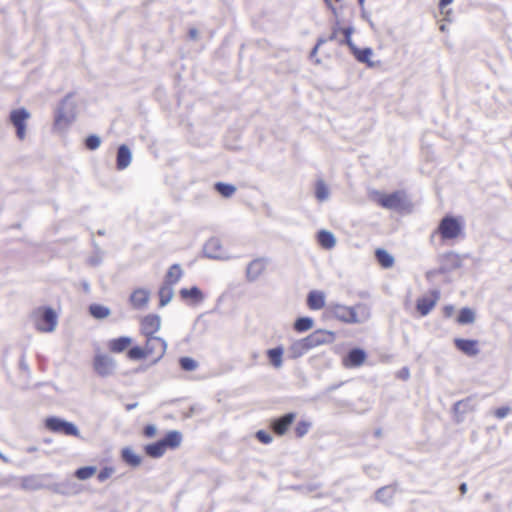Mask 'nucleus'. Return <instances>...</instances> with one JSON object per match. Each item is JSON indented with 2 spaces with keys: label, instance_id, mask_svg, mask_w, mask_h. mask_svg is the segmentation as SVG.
<instances>
[{
  "label": "nucleus",
  "instance_id": "69168bd1",
  "mask_svg": "<svg viewBox=\"0 0 512 512\" xmlns=\"http://www.w3.org/2000/svg\"><path fill=\"white\" fill-rule=\"evenodd\" d=\"M325 1L331 7L333 14L336 15V9L330 5V1L329 0H325Z\"/></svg>",
  "mask_w": 512,
  "mask_h": 512
},
{
  "label": "nucleus",
  "instance_id": "f3484780",
  "mask_svg": "<svg viewBox=\"0 0 512 512\" xmlns=\"http://www.w3.org/2000/svg\"><path fill=\"white\" fill-rule=\"evenodd\" d=\"M366 359V353L360 348L352 349L347 357L344 359V365L346 367H359Z\"/></svg>",
  "mask_w": 512,
  "mask_h": 512
},
{
  "label": "nucleus",
  "instance_id": "e2e57ef3",
  "mask_svg": "<svg viewBox=\"0 0 512 512\" xmlns=\"http://www.w3.org/2000/svg\"><path fill=\"white\" fill-rule=\"evenodd\" d=\"M135 407H137V403H132V404H128V405L126 406V409H127V410H132V409H134Z\"/></svg>",
  "mask_w": 512,
  "mask_h": 512
},
{
  "label": "nucleus",
  "instance_id": "f257e3e1",
  "mask_svg": "<svg viewBox=\"0 0 512 512\" xmlns=\"http://www.w3.org/2000/svg\"><path fill=\"white\" fill-rule=\"evenodd\" d=\"M327 309L334 318L346 324H361L371 316L370 308L364 303H357L354 306L330 303Z\"/></svg>",
  "mask_w": 512,
  "mask_h": 512
},
{
  "label": "nucleus",
  "instance_id": "f03ea898",
  "mask_svg": "<svg viewBox=\"0 0 512 512\" xmlns=\"http://www.w3.org/2000/svg\"><path fill=\"white\" fill-rule=\"evenodd\" d=\"M35 328L42 333L55 331L58 324V315L51 307H39L33 312Z\"/></svg>",
  "mask_w": 512,
  "mask_h": 512
},
{
  "label": "nucleus",
  "instance_id": "13d9d810",
  "mask_svg": "<svg viewBox=\"0 0 512 512\" xmlns=\"http://www.w3.org/2000/svg\"><path fill=\"white\" fill-rule=\"evenodd\" d=\"M189 36H190L191 39H194V40L197 39V37H198V30L195 29V28L190 29L189 30Z\"/></svg>",
  "mask_w": 512,
  "mask_h": 512
},
{
  "label": "nucleus",
  "instance_id": "49530a36",
  "mask_svg": "<svg viewBox=\"0 0 512 512\" xmlns=\"http://www.w3.org/2000/svg\"><path fill=\"white\" fill-rule=\"evenodd\" d=\"M115 472L113 467H104L97 475L99 482H104L110 478Z\"/></svg>",
  "mask_w": 512,
  "mask_h": 512
},
{
  "label": "nucleus",
  "instance_id": "e433bc0d",
  "mask_svg": "<svg viewBox=\"0 0 512 512\" xmlns=\"http://www.w3.org/2000/svg\"><path fill=\"white\" fill-rule=\"evenodd\" d=\"M315 196L318 201L323 202L328 200L330 196V191L328 186L325 184L323 180H318L316 183Z\"/></svg>",
  "mask_w": 512,
  "mask_h": 512
},
{
  "label": "nucleus",
  "instance_id": "8fccbe9b",
  "mask_svg": "<svg viewBox=\"0 0 512 512\" xmlns=\"http://www.w3.org/2000/svg\"><path fill=\"white\" fill-rule=\"evenodd\" d=\"M342 29H343V28H341V27H340V23H339V21H337V22L335 23V25L333 26V28H332V33H331V35L329 36L328 40H329V41H334V40H335V41H338V40H340V38L338 37V35H339V33H342Z\"/></svg>",
  "mask_w": 512,
  "mask_h": 512
},
{
  "label": "nucleus",
  "instance_id": "5fc2aeb1",
  "mask_svg": "<svg viewBox=\"0 0 512 512\" xmlns=\"http://www.w3.org/2000/svg\"><path fill=\"white\" fill-rule=\"evenodd\" d=\"M398 377L403 379V380H407L409 377H410V372H409V369L404 367L402 368L400 371H399V374H398Z\"/></svg>",
  "mask_w": 512,
  "mask_h": 512
},
{
  "label": "nucleus",
  "instance_id": "1a4fd4ad",
  "mask_svg": "<svg viewBox=\"0 0 512 512\" xmlns=\"http://www.w3.org/2000/svg\"><path fill=\"white\" fill-rule=\"evenodd\" d=\"M145 350L147 356H155V359L153 360V364H155L165 355L167 350V342L158 336L146 337Z\"/></svg>",
  "mask_w": 512,
  "mask_h": 512
},
{
  "label": "nucleus",
  "instance_id": "6e6552de",
  "mask_svg": "<svg viewBox=\"0 0 512 512\" xmlns=\"http://www.w3.org/2000/svg\"><path fill=\"white\" fill-rule=\"evenodd\" d=\"M93 367L98 375L108 377L114 374L117 363L111 356L97 353L94 357Z\"/></svg>",
  "mask_w": 512,
  "mask_h": 512
},
{
  "label": "nucleus",
  "instance_id": "393cba45",
  "mask_svg": "<svg viewBox=\"0 0 512 512\" xmlns=\"http://www.w3.org/2000/svg\"><path fill=\"white\" fill-rule=\"evenodd\" d=\"M395 493L392 486H384L375 493V499L383 504H390Z\"/></svg>",
  "mask_w": 512,
  "mask_h": 512
},
{
  "label": "nucleus",
  "instance_id": "aec40b11",
  "mask_svg": "<svg viewBox=\"0 0 512 512\" xmlns=\"http://www.w3.org/2000/svg\"><path fill=\"white\" fill-rule=\"evenodd\" d=\"M132 344V338L122 336L119 338L111 339L108 342V348L111 352L121 353L125 351Z\"/></svg>",
  "mask_w": 512,
  "mask_h": 512
},
{
  "label": "nucleus",
  "instance_id": "4468645a",
  "mask_svg": "<svg viewBox=\"0 0 512 512\" xmlns=\"http://www.w3.org/2000/svg\"><path fill=\"white\" fill-rule=\"evenodd\" d=\"M150 299V292L144 288H138L130 296V303L134 309L146 308Z\"/></svg>",
  "mask_w": 512,
  "mask_h": 512
},
{
  "label": "nucleus",
  "instance_id": "774afa93",
  "mask_svg": "<svg viewBox=\"0 0 512 512\" xmlns=\"http://www.w3.org/2000/svg\"><path fill=\"white\" fill-rule=\"evenodd\" d=\"M20 365L22 368L27 369V365L25 364V362L23 360L21 361Z\"/></svg>",
  "mask_w": 512,
  "mask_h": 512
},
{
  "label": "nucleus",
  "instance_id": "f8f14e48",
  "mask_svg": "<svg viewBox=\"0 0 512 512\" xmlns=\"http://www.w3.org/2000/svg\"><path fill=\"white\" fill-rule=\"evenodd\" d=\"M161 328V318L156 314H149L142 318L140 323L141 333L145 337L155 336Z\"/></svg>",
  "mask_w": 512,
  "mask_h": 512
},
{
  "label": "nucleus",
  "instance_id": "0eeeda50",
  "mask_svg": "<svg viewBox=\"0 0 512 512\" xmlns=\"http://www.w3.org/2000/svg\"><path fill=\"white\" fill-rule=\"evenodd\" d=\"M47 429L54 433H62L65 435L80 437L79 429L72 422H68L58 417H49L45 420Z\"/></svg>",
  "mask_w": 512,
  "mask_h": 512
},
{
  "label": "nucleus",
  "instance_id": "680f3d73",
  "mask_svg": "<svg viewBox=\"0 0 512 512\" xmlns=\"http://www.w3.org/2000/svg\"><path fill=\"white\" fill-rule=\"evenodd\" d=\"M317 51H318V45H316V46L312 49V51H311V53H310V57H314V56L317 54Z\"/></svg>",
  "mask_w": 512,
  "mask_h": 512
},
{
  "label": "nucleus",
  "instance_id": "a211bd4d",
  "mask_svg": "<svg viewBox=\"0 0 512 512\" xmlns=\"http://www.w3.org/2000/svg\"><path fill=\"white\" fill-rule=\"evenodd\" d=\"M295 419L294 413H288L272 422V428L278 435H283Z\"/></svg>",
  "mask_w": 512,
  "mask_h": 512
},
{
  "label": "nucleus",
  "instance_id": "c756f323",
  "mask_svg": "<svg viewBox=\"0 0 512 512\" xmlns=\"http://www.w3.org/2000/svg\"><path fill=\"white\" fill-rule=\"evenodd\" d=\"M21 487L24 490L36 491L43 487V483L37 476H27L21 480Z\"/></svg>",
  "mask_w": 512,
  "mask_h": 512
},
{
  "label": "nucleus",
  "instance_id": "0e129e2a",
  "mask_svg": "<svg viewBox=\"0 0 512 512\" xmlns=\"http://www.w3.org/2000/svg\"><path fill=\"white\" fill-rule=\"evenodd\" d=\"M325 42H326V40H325V39L320 38V39H318V41H317V44H316V45H318V48H319V47H320L322 44H324Z\"/></svg>",
  "mask_w": 512,
  "mask_h": 512
},
{
  "label": "nucleus",
  "instance_id": "a19ab883",
  "mask_svg": "<svg viewBox=\"0 0 512 512\" xmlns=\"http://www.w3.org/2000/svg\"><path fill=\"white\" fill-rule=\"evenodd\" d=\"M354 33V28L353 27H346V28H343L342 29V34H343V38H341L340 40H338V43L340 45H347L350 49V51L352 50V47H356V45L354 44V42L352 41V34Z\"/></svg>",
  "mask_w": 512,
  "mask_h": 512
},
{
  "label": "nucleus",
  "instance_id": "ddd939ff",
  "mask_svg": "<svg viewBox=\"0 0 512 512\" xmlns=\"http://www.w3.org/2000/svg\"><path fill=\"white\" fill-rule=\"evenodd\" d=\"M439 293L432 291L430 295L423 296L417 300L416 308L421 316L428 315L437 304Z\"/></svg>",
  "mask_w": 512,
  "mask_h": 512
},
{
  "label": "nucleus",
  "instance_id": "3c124183",
  "mask_svg": "<svg viewBox=\"0 0 512 512\" xmlns=\"http://www.w3.org/2000/svg\"><path fill=\"white\" fill-rule=\"evenodd\" d=\"M510 410L511 409L507 406L500 407L495 410L494 415L499 419H503L509 414Z\"/></svg>",
  "mask_w": 512,
  "mask_h": 512
},
{
  "label": "nucleus",
  "instance_id": "09e8293b",
  "mask_svg": "<svg viewBox=\"0 0 512 512\" xmlns=\"http://www.w3.org/2000/svg\"><path fill=\"white\" fill-rule=\"evenodd\" d=\"M256 437H257V439H258L260 442H262V443H264V444H269V443H271V442H272V440H273V437L271 436V434H269V433H267V432H265V431H263V430L258 431V432L256 433Z\"/></svg>",
  "mask_w": 512,
  "mask_h": 512
},
{
  "label": "nucleus",
  "instance_id": "4c0bfd02",
  "mask_svg": "<svg viewBox=\"0 0 512 512\" xmlns=\"http://www.w3.org/2000/svg\"><path fill=\"white\" fill-rule=\"evenodd\" d=\"M214 187L215 190L225 198L231 197L236 192V187L232 184L217 182Z\"/></svg>",
  "mask_w": 512,
  "mask_h": 512
},
{
  "label": "nucleus",
  "instance_id": "9b49d317",
  "mask_svg": "<svg viewBox=\"0 0 512 512\" xmlns=\"http://www.w3.org/2000/svg\"><path fill=\"white\" fill-rule=\"evenodd\" d=\"M268 265V259L264 257L252 260L246 267V280L248 282H255L265 272Z\"/></svg>",
  "mask_w": 512,
  "mask_h": 512
},
{
  "label": "nucleus",
  "instance_id": "864d4df0",
  "mask_svg": "<svg viewBox=\"0 0 512 512\" xmlns=\"http://www.w3.org/2000/svg\"><path fill=\"white\" fill-rule=\"evenodd\" d=\"M467 404H468V400L458 401L454 405V410L455 411H464V408L467 406Z\"/></svg>",
  "mask_w": 512,
  "mask_h": 512
},
{
  "label": "nucleus",
  "instance_id": "423d86ee",
  "mask_svg": "<svg viewBox=\"0 0 512 512\" xmlns=\"http://www.w3.org/2000/svg\"><path fill=\"white\" fill-rule=\"evenodd\" d=\"M31 118L30 112L26 108L14 109L10 112L9 121L16 129V136L19 140H24L27 134V121Z\"/></svg>",
  "mask_w": 512,
  "mask_h": 512
},
{
  "label": "nucleus",
  "instance_id": "58836bf2",
  "mask_svg": "<svg viewBox=\"0 0 512 512\" xmlns=\"http://www.w3.org/2000/svg\"><path fill=\"white\" fill-rule=\"evenodd\" d=\"M97 472L95 466H85L75 471V477L79 480H87L91 478Z\"/></svg>",
  "mask_w": 512,
  "mask_h": 512
},
{
  "label": "nucleus",
  "instance_id": "7ed1b4c3",
  "mask_svg": "<svg viewBox=\"0 0 512 512\" xmlns=\"http://www.w3.org/2000/svg\"><path fill=\"white\" fill-rule=\"evenodd\" d=\"M462 221L453 216H445L439 223L437 232L444 241L455 240L463 236Z\"/></svg>",
  "mask_w": 512,
  "mask_h": 512
},
{
  "label": "nucleus",
  "instance_id": "9d476101",
  "mask_svg": "<svg viewBox=\"0 0 512 512\" xmlns=\"http://www.w3.org/2000/svg\"><path fill=\"white\" fill-rule=\"evenodd\" d=\"M204 255L210 259L216 260H228L230 256L226 253L222 247V243L219 238H210L203 247Z\"/></svg>",
  "mask_w": 512,
  "mask_h": 512
},
{
  "label": "nucleus",
  "instance_id": "37998d69",
  "mask_svg": "<svg viewBox=\"0 0 512 512\" xmlns=\"http://www.w3.org/2000/svg\"><path fill=\"white\" fill-rule=\"evenodd\" d=\"M128 357L131 360H140V359L147 357L145 347L141 348V347L135 346V347L131 348L128 351Z\"/></svg>",
  "mask_w": 512,
  "mask_h": 512
},
{
  "label": "nucleus",
  "instance_id": "72a5a7b5",
  "mask_svg": "<svg viewBox=\"0 0 512 512\" xmlns=\"http://www.w3.org/2000/svg\"><path fill=\"white\" fill-rule=\"evenodd\" d=\"M314 337L317 340V346L331 343L334 341L335 334L327 330H317L313 332Z\"/></svg>",
  "mask_w": 512,
  "mask_h": 512
},
{
  "label": "nucleus",
  "instance_id": "6e6d98bb",
  "mask_svg": "<svg viewBox=\"0 0 512 512\" xmlns=\"http://www.w3.org/2000/svg\"><path fill=\"white\" fill-rule=\"evenodd\" d=\"M101 256H94L89 259V263L93 266H96L101 263Z\"/></svg>",
  "mask_w": 512,
  "mask_h": 512
},
{
  "label": "nucleus",
  "instance_id": "338daca9",
  "mask_svg": "<svg viewBox=\"0 0 512 512\" xmlns=\"http://www.w3.org/2000/svg\"><path fill=\"white\" fill-rule=\"evenodd\" d=\"M36 450H37V448H36V447H29V448L27 449V451H28V452H35Z\"/></svg>",
  "mask_w": 512,
  "mask_h": 512
},
{
  "label": "nucleus",
  "instance_id": "cd10ccee",
  "mask_svg": "<svg viewBox=\"0 0 512 512\" xmlns=\"http://www.w3.org/2000/svg\"><path fill=\"white\" fill-rule=\"evenodd\" d=\"M308 352L302 339L295 340L288 348L289 357L296 359Z\"/></svg>",
  "mask_w": 512,
  "mask_h": 512
},
{
  "label": "nucleus",
  "instance_id": "2f4dec72",
  "mask_svg": "<svg viewBox=\"0 0 512 512\" xmlns=\"http://www.w3.org/2000/svg\"><path fill=\"white\" fill-rule=\"evenodd\" d=\"M375 256L379 264L384 268H390L394 264V257L385 249H377L375 251Z\"/></svg>",
  "mask_w": 512,
  "mask_h": 512
},
{
  "label": "nucleus",
  "instance_id": "412c9836",
  "mask_svg": "<svg viewBox=\"0 0 512 512\" xmlns=\"http://www.w3.org/2000/svg\"><path fill=\"white\" fill-rule=\"evenodd\" d=\"M179 294L182 299L184 300H192L194 303H200L204 300V294L202 291L196 287L193 286L191 288H182L179 291Z\"/></svg>",
  "mask_w": 512,
  "mask_h": 512
},
{
  "label": "nucleus",
  "instance_id": "473e14b6",
  "mask_svg": "<svg viewBox=\"0 0 512 512\" xmlns=\"http://www.w3.org/2000/svg\"><path fill=\"white\" fill-rule=\"evenodd\" d=\"M89 312L96 319H105L111 314V310L101 304H91Z\"/></svg>",
  "mask_w": 512,
  "mask_h": 512
},
{
  "label": "nucleus",
  "instance_id": "052dcab7",
  "mask_svg": "<svg viewBox=\"0 0 512 512\" xmlns=\"http://www.w3.org/2000/svg\"><path fill=\"white\" fill-rule=\"evenodd\" d=\"M459 490H460L461 494L464 495L467 492V490H468L467 484L466 483H462L460 485V487H459Z\"/></svg>",
  "mask_w": 512,
  "mask_h": 512
},
{
  "label": "nucleus",
  "instance_id": "c03bdc74",
  "mask_svg": "<svg viewBox=\"0 0 512 512\" xmlns=\"http://www.w3.org/2000/svg\"><path fill=\"white\" fill-rule=\"evenodd\" d=\"M101 144V139L97 135H90L86 138L85 145L89 150H96Z\"/></svg>",
  "mask_w": 512,
  "mask_h": 512
},
{
  "label": "nucleus",
  "instance_id": "dca6fc26",
  "mask_svg": "<svg viewBox=\"0 0 512 512\" xmlns=\"http://www.w3.org/2000/svg\"><path fill=\"white\" fill-rule=\"evenodd\" d=\"M351 52L357 61L366 64L369 68H374L378 64L377 62L371 60V57L373 56V50L369 47L363 49H359L357 46L352 47Z\"/></svg>",
  "mask_w": 512,
  "mask_h": 512
},
{
  "label": "nucleus",
  "instance_id": "a878e982",
  "mask_svg": "<svg viewBox=\"0 0 512 512\" xmlns=\"http://www.w3.org/2000/svg\"><path fill=\"white\" fill-rule=\"evenodd\" d=\"M121 455L123 461H125L130 466L137 467L141 464V457L136 454L135 451L130 447L123 448Z\"/></svg>",
  "mask_w": 512,
  "mask_h": 512
},
{
  "label": "nucleus",
  "instance_id": "b1692460",
  "mask_svg": "<svg viewBox=\"0 0 512 512\" xmlns=\"http://www.w3.org/2000/svg\"><path fill=\"white\" fill-rule=\"evenodd\" d=\"M166 450L167 448L162 440L145 446L146 454L152 458L162 457L165 454Z\"/></svg>",
  "mask_w": 512,
  "mask_h": 512
},
{
  "label": "nucleus",
  "instance_id": "a18cd8bd",
  "mask_svg": "<svg viewBox=\"0 0 512 512\" xmlns=\"http://www.w3.org/2000/svg\"><path fill=\"white\" fill-rule=\"evenodd\" d=\"M311 427V423L307 421H300L295 427V433L297 437H303L306 435Z\"/></svg>",
  "mask_w": 512,
  "mask_h": 512
},
{
  "label": "nucleus",
  "instance_id": "20e7f679",
  "mask_svg": "<svg viewBox=\"0 0 512 512\" xmlns=\"http://www.w3.org/2000/svg\"><path fill=\"white\" fill-rule=\"evenodd\" d=\"M370 197L378 205L386 209L401 210L405 206V194L402 191H396L391 194L372 191Z\"/></svg>",
  "mask_w": 512,
  "mask_h": 512
},
{
  "label": "nucleus",
  "instance_id": "5701e85b",
  "mask_svg": "<svg viewBox=\"0 0 512 512\" xmlns=\"http://www.w3.org/2000/svg\"><path fill=\"white\" fill-rule=\"evenodd\" d=\"M182 276L183 270L181 269L180 265L174 264L167 271L164 283L173 286L180 281Z\"/></svg>",
  "mask_w": 512,
  "mask_h": 512
},
{
  "label": "nucleus",
  "instance_id": "79ce46f5",
  "mask_svg": "<svg viewBox=\"0 0 512 512\" xmlns=\"http://www.w3.org/2000/svg\"><path fill=\"white\" fill-rule=\"evenodd\" d=\"M180 366L185 371H194L198 367V363L190 357H182L179 360Z\"/></svg>",
  "mask_w": 512,
  "mask_h": 512
},
{
  "label": "nucleus",
  "instance_id": "39448f33",
  "mask_svg": "<svg viewBox=\"0 0 512 512\" xmlns=\"http://www.w3.org/2000/svg\"><path fill=\"white\" fill-rule=\"evenodd\" d=\"M75 117V104L69 98H66L62 101L57 110L55 116V127L58 129H65L74 121Z\"/></svg>",
  "mask_w": 512,
  "mask_h": 512
},
{
  "label": "nucleus",
  "instance_id": "2eb2a0df",
  "mask_svg": "<svg viewBox=\"0 0 512 512\" xmlns=\"http://www.w3.org/2000/svg\"><path fill=\"white\" fill-rule=\"evenodd\" d=\"M455 346L468 356H476L479 353L478 342L476 340L456 338Z\"/></svg>",
  "mask_w": 512,
  "mask_h": 512
},
{
  "label": "nucleus",
  "instance_id": "6ab92c4d",
  "mask_svg": "<svg viewBox=\"0 0 512 512\" xmlns=\"http://www.w3.org/2000/svg\"><path fill=\"white\" fill-rule=\"evenodd\" d=\"M132 160V154L128 146L121 145L117 151L116 166L118 170L126 169Z\"/></svg>",
  "mask_w": 512,
  "mask_h": 512
},
{
  "label": "nucleus",
  "instance_id": "7c9ffc66",
  "mask_svg": "<svg viewBox=\"0 0 512 512\" xmlns=\"http://www.w3.org/2000/svg\"><path fill=\"white\" fill-rule=\"evenodd\" d=\"M159 299H160V306L164 307L166 306L173 298L174 290L172 285H168L163 283L162 286L159 289Z\"/></svg>",
  "mask_w": 512,
  "mask_h": 512
},
{
  "label": "nucleus",
  "instance_id": "c85d7f7f",
  "mask_svg": "<svg viewBox=\"0 0 512 512\" xmlns=\"http://www.w3.org/2000/svg\"><path fill=\"white\" fill-rule=\"evenodd\" d=\"M166 448L174 449L180 446L182 441V435L180 432L173 430L169 431L165 438L162 439Z\"/></svg>",
  "mask_w": 512,
  "mask_h": 512
},
{
  "label": "nucleus",
  "instance_id": "de8ad7c7",
  "mask_svg": "<svg viewBox=\"0 0 512 512\" xmlns=\"http://www.w3.org/2000/svg\"><path fill=\"white\" fill-rule=\"evenodd\" d=\"M302 340H303L306 348L308 349V351H310L311 349L317 347V340L314 337L313 333H311L310 335H308L305 338H302Z\"/></svg>",
  "mask_w": 512,
  "mask_h": 512
},
{
  "label": "nucleus",
  "instance_id": "bf43d9fd",
  "mask_svg": "<svg viewBox=\"0 0 512 512\" xmlns=\"http://www.w3.org/2000/svg\"><path fill=\"white\" fill-rule=\"evenodd\" d=\"M453 0H440V3H439V6H440V9L441 11L443 12V9L449 5L450 3H452Z\"/></svg>",
  "mask_w": 512,
  "mask_h": 512
},
{
  "label": "nucleus",
  "instance_id": "4d7b16f0",
  "mask_svg": "<svg viewBox=\"0 0 512 512\" xmlns=\"http://www.w3.org/2000/svg\"><path fill=\"white\" fill-rule=\"evenodd\" d=\"M454 312V307L449 305V306H445L444 308V314L446 317H450Z\"/></svg>",
  "mask_w": 512,
  "mask_h": 512
},
{
  "label": "nucleus",
  "instance_id": "bb28decb",
  "mask_svg": "<svg viewBox=\"0 0 512 512\" xmlns=\"http://www.w3.org/2000/svg\"><path fill=\"white\" fill-rule=\"evenodd\" d=\"M318 242L325 249H332L336 245V238L330 231L321 230L318 233Z\"/></svg>",
  "mask_w": 512,
  "mask_h": 512
},
{
  "label": "nucleus",
  "instance_id": "603ef678",
  "mask_svg": "<svg viewBox=\"0 0 512 512\" xmlns=\"http://www.w3.org/2000/svg\"><path fill=\"white\" fill-rule=\"evenodd\" d=\"M157 432V428L155 425H147L144 429V434L147 437H153Z\"/></svg>",
  "mask_w": 512,
  "mask_h": 512
},
{
  "label": "nucleus",
  "instance_id": "c9c22d12",
  "mask_svg": "<svg viewBox=\"0 0 512 512\" xmlns=\"http://www.w3.org/2000/svg\"><path fill=\"white\" fill-rule=\"evenodd\" d=\"M267 355L270 359V362L272 365L276 368H280L282 366V355H283V349L282 347H276L273 349H269L267 351Z\"/></svg>",
  "mask_w": 512,
  "mask_h": 512
},
{
  "label": "nucleus",
  "instance_id": "4be33fe9",
  "mask_svg": "<svg viewBox=\"0 0 512 512\" xmlns=\"http://www.w3.org/2000/svg\"><path fill=\"white\" fill-rule=\"evenodd\" d=\"M307 304L312 310H320L325 306V295L321 291H311L308 294Z\"/></svg>",
  "mask_w": 512,
  "mask_h": 512
},
{
  "label": "nucleus",
  "instance_id": "ea45409f",
  "mask_svg": "<svg viewBox=\"0 0 512 512\" xmlns=\"http://www.w3.org/2000/svg\"><path fill=\"white\" fill-rule=\"evenodd\" d=\"M313 327V319L310 317L298 318L294 323V329L298 332H305Z\"/></svg>",
  "mask_w": 512,
  "mask_h": 512
},
{
  "label": "nucleus",
  "instance_id": "f704fd0d",
  "mask_svg": "<svg viewBox=\"0 0 512 512\" xmlns=\"http://www.w3.org/2000/svg\"><path fill=\"white\" fill-rule=\"evenodd\" d=\"M457 321L459 324H472L475 321V312L468 307L462 308L458 315Z\"/></svg>",
  "mask_w": 512,
  "mask_h": 512
}]
</instances>
